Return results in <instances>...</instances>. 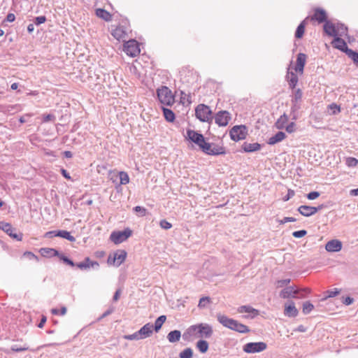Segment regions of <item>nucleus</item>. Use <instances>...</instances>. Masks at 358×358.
<instances>
[{"label": "nucleus", "instance_id": "1", "mask_svg": "<svg viewBox=\"0 0 358 358\" xmlns=\"http://www.w3.org/2000/svg\"><path fill=\"white\" fill-rule=\"evenodd\" d=\"M217 320L224 327L237 332L244 334L250 331L249 327L246 325L238 322L237 320L229 318L224 315H217Z\"/></svg>", "mask_w": 358, "mask_h": 358}, {"label": "nucleus", "instance_id": "2", "mask_svg": "<svg viewBox=\"0 0 358 358\" xmlns=\"http://www.w3.org/2000/svg\"><path fill=\"white\" fill-rule=\"evenodd\" d=\"M204 153L209 155H220L226 154L224 146L215 143H208L206 141L200 148Z\"/></svg>", "mask_w": 358, "mask_h": 358}, {"label": "nucleus", "instance_id": "3", "mask_svg": "<svg viewBox=\"0 0 358 358\" xmlns=\"http://www.w3.org/2000/svg\"><path fill=\"white\" fill-rule=\"evenodd\" d=\"M248 129L245 125H236L229 130V136L232 141L238 142L245 139Z\"/></svg>", "mask_w": 358, "mask_h": 358}, {"label": "nucleus", "instance_id": "4", "mask_svg": "<svg viewBox=\"0 0 358 358\" xmlns=\"http://www.w3.org/2000/svg\"><path fill=\"white\" fill-rule=\"evenodd\" d=\"M127 253L124 250H117L110 254L107 259L108 265L120 266L126 259Z\"/></svg>", "mask_w": 358, "mask_h": 358}, {"label": "nucleus", "instance_id": "5", "mask_svg": "<svg viewBox=\"0 0 358 358\" xmlns=\"http://www.w3.org/2000/svg\"><path fill=\"white\" fill-rule=\"evenodd\" d=\"M212 111L205 104H199L195 108V115L201 122H206L212 120Z\"/></svg>", "mask_w": 358, "mask_h": 358}, {"label": "nucleus", "instance_id": "6", "mask_svg": "<svg viewBox=\"0 0 358 358\" xmlns=\"http://www.w3.org/2000/svg\"><path fill=\"white\" fill-rule=\"evenodd\" d=\"M132 234V231L127 228L124 231H113L110 236V239L112 242H113L115 245L120 244L124 241H125L127 238H129Z\"/></svg>", "mask_w": 358, "mask_h": 358}, {"label": "nucleus", "instance_id": "7", "mask_svg": "<svg viewBox=\"0 0 358 358\" xmlns=\"http://www.w3.org/2000/svg\"><path fill=\"white\" fill-rule=\"evenodd\" d=\"M129 29L124 25L111 26V34L117 41H125L128 38Z\"/></svg>", "mask_w": 358, "mask_h": 358}, {"label": "nucleus", "instance_id": "8", "mask_svg": "<svg viewBox=\"0 0 358 358\" xmlns=\"http://www.w3.org/2000/svg\"><path fill=\"white\" fill-rule=\"evenodd\" d=\"M189 330L197 331L199 337L210 338L213 334V329L208 324H199L192 325L189 327Z\"/></svg>", "mask_w": 358, "mask_h": 358}, {"label": "nucleus", "instance_id": "9", "mask_svg": "<svg viewBox=\"0 0 358 358\" xmlns=\"http://www.w3.org/2000/svg\"><path fill=\"white\" fill-rule=\"evenodd\" d=\"M124 51L125 53L134 57L140 53L138 43L136 40H129L124 44Z\"/></svg>", "mask_w": 358, "mask_h": 358}, {"label": "nucleus", "instance_id": "10", "mask_svg": "<svg viewBox=\"0 0 358 358\" xmlns=\"http://www.w3.org/2000/svg\"><path fill=\"white\" fill-rule=\"evenodd\" d=\"M157 96L163 105L172 106L175 103L176 95L172 91H157Z\"/></svg>", "mask_w": 358, "mask_h": 358}, {"label": "nucleus", "instance_id": "11", "mask_svg": "<svg viewBox=\"0 0 358 358\" xmlns=\"http://www.w3.org/2000/svg\"><path fill=\"white\" fill-rule=\"evenodd\" d=\"M231 120V115L227 110H220L215 115V122L220 127H226Z\"/></svg>", "mask_w": 358, "mask_h": 358}, {"label": "nucleus", "instance_id": "12", "mask_svg": "<svg viewBox=\"0 0 358 358\" xmlns=\"http://www.w3.org/2000/svg\"><path fill=\"white\" fill-rule=\"evenodd\" d=\"M266 344L264 342L248 343L243 346V350L247 353H255L264 350Z\"/></svg>", "mask_w": 358, "mask_h": 358}, {"label": "nucleus", "instance_id": "13", "mask_svg": "<svg viewBox=\"0 0 358 358\" xmlns=\"http://www.w3.org/2000/svg\"><path fill=\"white\" fill-rule=\"evenodd\" d=\"M295 73L296 72L292 69V62H291L289 67L287 68L286 80L289 87L292 89H294L298 83V76Z\"/></svg>", "mask_w": 358, "mask_h": 358}, {"label": "nucleus", "instance_id": "14", "mask_svg": "<svg viewBox=\"0 0 358 358\" xmlns=\"http://www.w3.org/2000/svg\"><path fill=\"white\" fill-rule=\"evenodd\" d=\"M0 229L5 231L13 238H15L19 241H21L22 240V234L14 233V229L10 223L3 222H0Z\"/></svg>", "mask_w": 358, "mask_h": 358}, {"label": "nucleus", "instance_id": "15", "mask_svg": "<svg viewBox=\"0 0 358 358\" xmlns=\"http://www.w3.org/2000/svg\"><path fill=\"white\" fill-rule=\"evenodd\" d=\"M322 207V205L319 206L318 207L302 205L298 208V211L305 217H310L315 215L318 210H321Z\"/></svg>", "mask_w": 358, "mask_h": 358}, {"label": "nucleus", "instance_id": "16", "mask_svg": "<svg viewBox=\"0 0 358 358\" xmlns=\"http://www.w3.org/2000/svg\"><path fill=\"white\" fill-rule=\"evenodd\" d=\"M187 138L192 141L193 143H196L200 148L203 143H204L205 138L203 136L194 130H187Z\"/></svg>", "mask_w": 358, "mask_h": 358}, {"label": "nucleus", "instance_id": "17", "mask_svg": "<svg viewBox=\"0 0 358 358\" xmlns=\"http://www.w3.org/2000/svg\"><path fill=\"white\" fill-rule=\"evenodd\" d=\"M306 59V55L304 53H299L297 55L296 65L292 66V69L296 73H299L300 75L303 74Z\"/></svg>", "mask_w": 358, "mask_h": 358}, {"label": "nucleus", "instance_id": "18", "mask_svg": "<svg viewBox=\"0 0 358 358\" xmlns=\"http://www.w3.org/2000/svg\"><path fill=\"white\" fill-rule=\"evenodd\" d=\"M237 311L238 313H247L248 314V317H250L251 318H253L259 314L258 310L250 306H241L238 308Z\"/></svg>", "mask_w": 358, "mask_h": 358}, {"label": "nucleus", "instance_id": "19", "mask_svg": "<svg viewBox=\"0 0 358 358\" xmlns=\"http://www.w3.org/2000/svg\"><path fill=\"white\" fill-rule=\"evenodd\" d=\"M299 311L293 301H289L285 305L284 314L288 317L297 316Z\"/></svg>", "mask_w": 358, "mask_h": 358}, {"label": "nucleus", "instance_id": "20", "mask_svg": "<svg viewBox=\"0 0 358 358\" xmlns=\"http://www.w3.org/2000/svg\"><path fill=\"white\" fill-rule=\"evenodd\" d=\"M153 325L150 323H147L138 330V335L141 339H144L150 337L152 334Z\"/></svg>", "mask_w": 358, "mask_h": 358}, {"label": "nucleus", "instance_id": "21", "mask_svg": "<svg viewBox=\"0 0 358 358\" xmlns=\"http://www.w3.org/2000/svg\"><path fill=\"white\" fill-rule=\"evenodd\" d=\"M342 248V243L338 240H331L327 243L325 249L328 252H338Z\"/></svg>", "mask_w": 358, "mask_h": 358}, {"label": "nucleus", "instance_id": "22", "mask_svg": "<svg viewBox=\"0 0 358 358\" xmlns=\"http://www.w3.org/2000/svg\"><path fill=\"white\" fill-rule=\"evenodd\" d=\"M331 43L334 48H336L341 51H343L346 53H347V50H350L348 48V45H347V43H345V41L343 39H342L341 38H340L339 36L335 37Z\"/></svg>", "mask_w": 358, "mask_h": 358}, {"label": "nucleus", "instance_id": "23", "mask_svg": "<svg viewBox=\"0 0 358 358\" xmlns=\"http://www.w3.org/2000/svg\"><path fill=\"white\" fill-rule=\"evenodd\" d=\"M80 269H87L90 267H98L99 263L95 261H92L89 257H86L82 262L78 263L76 265Z\"/></svg>", "mask_w": 358, "mask_h": 358}, {"label": "nucleus", "instance_id": "24", "mask_svg": "<svg viewBox=\"0 0 358 358\" xmlns=\"http://www.w3.org/2000/svg\"><path fill=\"white\" fill-rule=\"evenodd\" d=\"M299 289H296L293 287H287L280 292V296L282 299L295 298V294L299 293Z\"/></svg>", "mask_w": 358, "mask_h": 358}, {"label": "nucleus", "instance_id": "25", "mask_svg": "<svg viewBox=\"0 0 358 358\" xmlns=\"http://www.w3.org/2000/svg\"><path fill=\"white\" fill-rule=\"evenodd\" d=\"M312 19L317 21L319 23L326 22L327 13L325 10L323 9L316 8L312 17Z\"/></svg>", "mask_w": 358, "mask_h": 358}, {"label": "nucleus", "instance_id": "26", "mask_svg": "<svg viewBox=\"0 0 358 358\" xmlns=\"http://www.w3.org/2000/svg\"><path fill=\"white\" fill-rule=\"evenodd\" d=\"M260 148H261V145L258 143H250L245 142L242 145V149L245 152H255V151H257V150H260Z\"/></svg>", "mask_w": 358, "mask_h": 358}, {"label": "nucleus", "instance_id": "27", "mask_svg": "<svg viewBox=\"0 0 358 358\" xmlns=\"http://www.w3.org/2000/svg\"><path fill=\"white\" fill-rule=\"evenodd\" d=\"M286 138V134L282 131H278L274 136L269 138L268 143L269 145H274L277 143L281 142Z\"/></svg>", "mask_w": 358, "mask_h": 358}, {"label": "nucleus", "instance_id": "28", "mask_svg": "<svg viewBox=\"0 0 358 358\" xmlns=\"http://www.w3.org/2000/svg\"><path fill=\"white\" fill-rule=\"evenodd\" d=\"M324 32L330 36H336V24L327 21L324 24Z\"/></svg>", "mask_w": 358, "mask_h": 358}, {"label": "nucleus", "instance_id": "29", "mask_svg": "<svg viewBox=\"0 0 358 358\" xmlns=\"http://www.w3.org/2000/svg\"><path fill=\"white\" fill-rule=\"evenodd\" d=\"M39 252L42 256L45 257H52L59 255L58 251L53 248H41Z\"/></svg>", "mask_w": 358, "mask_h": 358}, {"label": "nucleus", "instance_id": "30", "mask_svg": "<svg viewBox=\"0 0 358 358\" xmlns=\"http://www.w3.org/2000/svg\"><path fill=\"white\" fill-rule=\"evenodd\" d=\"M180 331L178 330H174L169 333L167 338L169 342L175 343L180 340Z\"/></svg>", "mask_w": 358, "mask_h": 358}, {"label": "nucleus", "instance_id": "31", "mask_svg": "<svg viewBox=\"0 0 358 358\" xmlns=\"http://www.w3.org/2000/svg\"><path fill=\"white\" fill-rule=\"evenodd\" d=\"M96 15L99 17H100L106 21H110L111 20V15L108 11H106V10L102 9V8L96 9Z\"/></svg>", "mask_w": 358, "mask_h": 358}, {"label": "nucleus", "instance_id": "32", "mask_svg": "<svg viewBox=\"0 0 358 358\" xmlns=\"http://www.w3.org/2000/svg\"><path fill=\"white\" fill-rule=\"evenodd\" d=\"M163 113H164V118L167 122H174V120L176 119V116H175L174 113L171 110H170L169 108H163Z\"/></svg>", "mask_w": 358, "mask_h": 358}, {"label": "nucleus", "instance_id": "33", "mask_svg": "<svg viewBox=\"0 0 358 358\" xmlns=\"http://www.w3.org/2000/svg\"><path fill=\"white\" fill-rule=\"evenodd\" d=\"M348 28L343 24H336V36H343L347 35Z\"/></svg>", "mask_w": 358, "mask_h": 358}, {"label": "nucleus", "instance_id": "34", "mask_svg": "<svg viewBox=\"0 0 358 358\" xmlns=\"http://www.w3.org/2000/svg\"><path fill=\"white\" fill-rule=\"evenodd\" d=\"M55 236L64 238L67 239L68 241H70L71 242H73L76 240L75 238L73 236H71L69 231H65V230L58 231L55 234Z\"/></svg>", "mask_w": 358, "mask_h": 358}, {"label": "nucleus", "instance_id": "35", "mask_svg": "<svg viewBox=\"0 0 358 358\" xmlns=\"http://www.w3.org/2000/svg\"><path fill=\"white\" fill-rule=\"evenodd\" d=\"M196 348L201 353H205L208 350V343L204 340H200L196 343Z\"/></svg>", "mask_w": 358, "mask_h": 358}, {"label": "nucleus", "instance_id": "36", "mask_svg": "<svg viewBox=\"0 0 358 358\" xmlns=\"http://www.w3.org/2000/svg\"><path fill=\"white\" fill-rule=\"evenodd\" d=\"M305 25H306L305 21H303L297 27L296 32H295V37L296 38H301L303 36L304 31H305Z\"/></svg>", "mask_w": 358, "mask_h": 358}, {"label": "nucleus", "instance_id": "37", "mask_svg": "<svg viewBox=\"0 0 358 358\" xmlns=\"http://www.w3.org/2000/svg\"><path fill=\"white\" fill-rule=\"evenodd\" d=\"M288 121V117L286 115H281L276 122L275 124L278 129H283L285 127V124Z\"/></svg>", "mask_w": 358, "mask_h": 358}, {"label": "nucleus", "instance_id": "38", "mask_svg": "<svg viewBox=\"0 0 358 358\" xmlns=\"http://www.w3.org/2000/svg\"><path fill=\"white\" fill-rule=\"evenodd\" d=\"M166 320V317L165 315H161L156 320L155 322V330L156 331H158L162 328Z\"/></svg>", "mask_w": 358, "mask_h": 358}, {"label": "nucleus", "instance_id": "39", "mask_svg": "<svg viewBox=\"0 0 358 358\" xmlns=\"http://www.w3.org/2000/svg\"><path fill=\"white\" fill-rule=\"evenodd\" d=\"M314 309V306L310 301H306L303 303L302 312L303 314L307 315Z\"/></svg>", "mask_w": 358, "mask_h": 358}, {"label": "nucleus", "instance_id": "40", "mask_svg": "<svg viewBox=\"0 0 358 358\" xmlns=\"http://www.w3.org/2000/svg\"><path fill=\"white\" fill-rule=\"evenodd\" d=\"M119 176L121 185H127L129 182V177L127 173L124 171H120Z\"/></svg>", "mask_w": 358, "mask_h": 358}, {"label": "nucleus", "instance_id": "41", "mask_svg": "<svg viewBox=\"0 0 358 358\" xmlns=\"http://www.w3.org/2000/svg\"><path fill=\"white\" fill-rule=\"evenodd\" d=\"M193 355L192 350L189 348L185 349L180 353V358H192Z\"/></svg>", "mask_w": 358, "mask_h": 358}, {"label": "nucleus", "instance_id": "42", "mask_svg": "<svg viewBox=\"0 0 358 358\" xmlns=\"http://www.w3.org/2000/svg\"><path fill=\"white\" fill-rule=\"evenodd\" d=\"M345 164L348 167H355L358 164V160L352 157L346 158Z\"/></svg>", "mask_w": 358, "mask_h": 358}, {"label": "nucleus", "instance_id": "43", "mask_svg": "<svg viewBox=\"0 0 358 358\" xmlns=\"http://www.w3.org/2000/svg\"><path fill=\"white\" fill-rule=\"evenodd\" d=\"M347 55L354 61L355 63L358 64V52L350 49L347 50Z\"/></svg>", "mask_w": 358, "mask_h": 358}, {"label": "nucleus", "instance_id": "44", "mask_svg": "<svg viewBox=\"0 0 358 358\" xmlns=\"http://www.w3.org/2000/svg\"><path fill=\"white\" fill-rule=\"evenodd\" d=\"M210 302V299L208 296L202 297L200 299L198 306L199 308H205L207 303Z\"/></svg>", "mask_w": 358, "mask_h": 358}, {"label": "nucleus", "instance_id": "45", "mask_svg": "<svg viewBox=\"0 0 358 358\" xmlns=\"http://www.w3.org/2000/svg\"><path fill=\"white\" fill-rule=\"evenodd\" d=\"M57 257L61 259L62 260L64 263H66V264L71 266H75V264L73 263V261H71V259H69V258H67L66 257H65L64 255H61L59 253V255H57Z\"/></svg>", "mask_w": 358, "mask_h": 358}, {"label": "nucleus", "instance_id": "46", "mask_svg": "<svg viewBox=\"0 0 358 358\" xmlns=\"http://www.w3.org/2000/svg\"><path fill=\"white\" fill-rule=\"evenodd\" d=\"M124 339L126 340H140V336L138 335V331L135 332L133 334L131 335H127L124 336Z\"/></svg>", "mask_w": 358, "mask_h": 358}, {"label": "nucleus", "instance_id": "47", "mask_svg": "<svg viewBox=\"0 0 358 358\" xmlns=\"http://www.w3.org/2000/svg\"><path fill=\"white\" fill-rule=\"evenodd\" d=\"M159 225L162 228L164 229H169L172 227V224L165 220H161L159 222Z\"/></svg>", "mask_w": 358, "mask_h": 358}, {"label": "nucleus", "instance_id": "48", "mask_svg": "<svg viewBox=\"0 0 358 358\" xmlns=\"http://www.w3.org/2000/svg\"><path fill=\"white\" fill-rule=\"evenodd\" d=\"M340 293V290L338 288L328 290L327 292V297H334Z\"/></svg>", "mask_w": 358, "mask_h": 358}, {"label": "nucleus", "instance_id": "49", "mask_svg": "<svg viewBox=\"0 0 358 358\" xmlns=\"http://www.w3.org/2000/svg\"><path fill=\"white\" fill-rule=\"evenodd\" d=\"M23 256L29 258V259H34L36 261H38V257L36 255H35L31 252L27 251V252H24Z\"/></svg>", "mask_w": 358, "mask_h": 358}, {"label": "nucleus", "instance_id": "50", "mask_svg": "<svg viewBox=\"0 0 358 358\" xmlns=\"http://www.w3.org/2000/svg\"><path fill=\"white\" fill-rule=\"evenodd\" d=\"M329 108L331 110H332V114H334V115L338 113L341 111L340 106L336 103H332V104L329 105Z\"/></svg>", "mask_w": 358, "mask_h": 358}, {"label": "nucleus", "instance_id": "51", "mask_svg": "<svg viewBox=\"0 0 358 358\" xmlns=\"http://www.w3.org/2000/svg\"><path fill=\"white\" fill-rule=\"evenodd\" d=\"M307 234V231L306 230H300V231H294L292 235L295 238H301L306 236Z\"/></svg>", "mask_w": 358, "mask_h": 358}, {"label": "nucleus", "instance_id": "52", "mask_svg": "<svg viewBox=\"0 0 358 358\" xmlns=\"http://www.w3.org/2000/svg\"><path fill=\"white\" fill-rule=\"evenodd\" d=\"M51 312L53 315L61 314L62 315H64L66 313V307H62L60 310H59L58 309L54 308V309H52Z\"/></svg>", "mask_w": 358, "mask_h": 358}, {"label": "nucleus", "instance_id": "53", "mask_svg": "<svg viewBox=\"0 0 358 358\" xmlns=\"http://www.w3.org/2000/svg\"><path fill=\"white\" fill-rule=\"evenodd\" d=\"M295 127H296L295 123L291 122L287 127H285V130L288 133L291 134V133H293L294 131H295V130H296Z\"/></svg>", "mask_w": 358, "mask_h": 358}, {"label": "nucleus", "instance_id": "54", "mask_svg": "<svg viewBox=\"0 0 358 358\" xmlns=\"http://www.w3.org/2000/svg\"><path fill=\"white\" fill-rule=\"evenodd\" d=\"M289 282H290V279H285V280H278L276 282L277 287H282L285 285H287Z\"/></svg>", "mask_w": 358, "mask_h": 358}, {"label": "nucleus", "instance_id": "55", "mask_svg": "<svg viewBox=\"0 0 358 358\" xmlns=\"http://www.w3.org/2000/svg\"><path fill=\"white\" fill-rule=\"evenodd\" d=\"M46 21V17L44 15L38 16L35 18L34 23L36 25L44 23Z\"/></svg>", "mask_w": 358, "mask_h": 358}, {"label": "nucleus", "instance_id": "56", "mask_svg": "<svg viewBox=\"0 0 358 358\" xmlns=\"http://www.w3.org/2000/svg\"><path fill=\"white\" fill-rule=\"evenodd\" d=\"M320 196L318 192H311L307 194V198L310 200H314Z\"/></svg>", "mask_w": 358, "mask_h": 358}, {"label": "nucleus", "instance_id": "57", "mask_svg": "<svg viewBox=\"0 0 358 358\" xmlns=\"http://www.w3.org/2000/svg\"><path fill=\"white\" fill-rule=\"evenodd\" d=\"M134 210L136 213H141V216H144L146 214V209L145 208H143V207H141V206H136L134 208Z\"/></svg>", "mask_w": 358, "mask_h": 358}, {"label": "nucleus", "instance_id": "58", "mask_svg": "<svg viewBox=\"0 0 358 358\" xmlns=\"http://www.w3.org/2000/svg\"><path fill=\"white\" fill-rule=\"evenodd\" d=\"M29 350V347L27 346H24V347H16V346H13L11 348V350L13 351V352H23V351H27Z\"/></svg>", "mask_w": 358, "mask_h": 358}, {"label": "nucleus", "instance_id": "59", "mask_svg": "<svg viewBox=\"0 0 358 358\" xmlns=\"http://www.w3.org/2000/svg\"><path fill=\"white\" fill-rule=\"evenodd\" d=\"M294 194H295V192H294V190H292V189H288L287 194V196H285V197L283 198V200H284L285 201H288L289 199H291L292 197H293V196H294Z\"/></svg>", "mask_w": 358, "mask_h": 358}, {"label": "nucleus", "instance_id": "60", "mask_svg": "<svg viewBox=\"0 0 358 358\" xmlns=\"http://www.w3.org/2000/svg\"><path fill=\"white\" fill-rule=\"evenodd\" d=\"M296 221V219L294 218V217H284V219L280 221V223L281 224H285L286 222H295Z\"/></svg>", "mask_w": 358, "mask_h": 358}, {"label": "nucleus", "instance_id": "61", "mask_svg": "<svg viewBox=\"0 0 358 358\" xmlns=\"http://www.w3.org/2000/svg\"><path fill=\"white\" fill-rule=\"evenodd\" d=\"M15 20V16L13 13H9L6 16V21L13 22Z\"/></svg>", "mask_w": 358, "mask_h": 358}, {"label": "nucleus", "instance_id": "62", "mask_svg": "<svg viewBox=\"0 0 358 358\" xmlns=\"http://www.w3.org/2000/svg\"><path fill=\"white\" fill-rule=\"evenodd\" d=\"M220 86H219V84L217 83H215V82L213 81H209L207 83V87H213V88H218Z\"/></svg>", "mask_w": 358, "mask_h": 358}, {"label": "nucleus", "instance_id": "63", "mask_svg": "<svg viewBox=\"0 0 358 358\" xmlns=\"http://www.w3.org/2000/svg\"><path fill=\"white\" fill-rule=\"evenodd\" d=\"M61 173L65 178H66L67 180H71V176L69 174V173H67L66 170L62 169Z\"/></svg>", "mask_w": 358, "mask_h": 358}, {"label": "nucleus", "instance_id": "64", "mask_svg": "<svg viewBox=\"0 0 358 358\" xmlns=\"http://www.w3.org/2000/svg\"><path fill=\"white\" fill-rule=\"evenodd\" d=\"M54 116L52 115H46L43 116V122H48L54 119Z\"/></svg>", "mask_w": 358, "mask_h": 358}]
</instances>
